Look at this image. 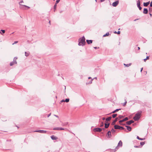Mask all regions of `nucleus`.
Listing matches in <instances>:
<instances>
[{"label": "nucleus", "mask_w": 152, "mask_h": 152, "mask_svg": "<svg viewBox=\"0 0 152 152\" xmlns=\"http://www.w3.org/2000/svg\"><path fill=\"white\" fill-rule=\"evenodd\" d=\"M64 101H65V100H61V102H64Z\"/></svg>", "instance_id": "obj_45"}, {"label": "nucleus", "mask_w": 152, "mask_h": 152, "mask_svg": "<svg viewBox=\"0 0 152 152\" xmlns=\"http://www.w3.org/2000/svg\"><path fill=\"white\" fill-rule=\"evenodd\" d=\"M102 129L99 128H96L94 129V131L95 132H100L102 131Z\"/></svg>", "instance_id": "obj_9"}, {"label": "nucleus", "mask_w": 152, "mask_h": 152, "mask_svg": "<svg viewBox=\"0 0 152 152\" xmlns=\"http://www.w3.org/2000/svg\"><path fill=\"white\" fill-rule=\"evenodd\" d=\"M60 1V0H56V4H57Z\"/></svg>", "instance_id": "obj_38"}, {"label": "nucleus", "mask_w": 152, "mask_h": 152, "mask_svg": "<svg viewBox=\"0 0 152 152\" xmlns=\"http://www.w3.org/2000/svg\"><path fill=\"white\" fill-rule=\"evenodd\" d=\"M121 110V109H117L116 110H115L114 111H113L112 112V113H115L116 112H118L119 110Z\"/></svg>", "instance_id": "obj_24"}, {"label": "nucleus", "mask_w": 152, "mask_h": 152, "mask_svg": "<svg viewBox=\"0 0 152 152\" xmlns=\"http://www.w3.org/2000/svg\"><path fill=\"white\" fill-rule=\"evenodd\" d=\"M124 65L126 66V67H129V66H130L131 65V63H129V64H124Z\"/></svg>", "instance_id": "obj_27"}, {"label": "nucleus", "mask_w": 152, "mask_h": 152, "mask_svg": "<svg viewBox=\"0 0 152 152\" xmlns=\"http://www.w3.org/2000/svg\"><path fill=\"white\" fill-rule=\"evenodd\" d=\"M128 120V118L127 117H126L124 119H123L121 120H120L119 121V123L120 124H121V123L125 121H127Z\"/></svg>", "instance_id": "obj_8"}, {"label": "nucleus", "mask_w": 152, "mask_h": 152, "mask_svg": "<svg viewBox=\"0 0 152 152\" xmlns=\"http://www.w3.org/2000/svg\"><path fill=\"white\" fill-rule=\"evenodd\" d=\"M120 32L119 31H118L117 32V33L118 34H120Z\"/></svg>", "instance_id": "obj_46"}, {"label": "nucleus", "mask_w": 152, "mask_h": 152, "mask_svg": "<svg viewBox=\"0 0 152 152\" xmlns=\"http://www.w3.org/2000/svg\"><path fill=\"white\" fill-rule=\"evenodd\" d=\"M51 139L53 140H56L57 139V137H55L54 135H52L51 137Z\"/></svg>", "instance_id": "obj_14"}, {"label": "nucleus", "mask_w": 152, "mask_h": 152, "mask_svg": "<svg viewBox=\"0 0 152 152\" xmlns=\"http://www.w3.org/2000/svg\"><path fill=\"white\" fill-rule=\"evenodd\" d=\"M23 2V1H21L20 2V3H22Z\"/></svg>", "instance_id": "obj_52"}, {"label": "nucleus", "mask_w": 152, "mask_h": 152, "mask_svg": "<svg viewBox=\"0 0 152 152\" xmlns=\"http://www.w3.org/2000/svg\"><path fill=\"white\" fill-rule=\"evenodd\" d=\"M149 56H147L146 58L144 59V61L145 62L146 61V60L149 59Z\"/></svg>", "instance_id": "obj_35"}, {"label": "nucleus", "mask_w": 152, "mask_h": 152, "mask_svg": "<svg viewBox=\"0 0 152 152\" xmlns=\"http://www.w3.org/2000/svg\"><path fill=\"white\" fill-rule=\"evenodd\" d=\"M112 117H109L108 118H107L106 119V121H110Z\"/></svg>", "instance_id": "obj_22"}, {"label": "nucleus", "mask_w": 152, "mask_h": 152, "mask_svg": "<svg viewBox=\"0 0 152 152\" xmlns=\"http://www.w3.org/2000/svg\"><path fill=\"white\" fill-rule=\"evenodd\" d=\"M107 134L109 137H111V132L110 131H109L107 133Z\"/></svg>", "instance_id": "obj_19"}, {"label": "nucleus", "mask_w": 152, "mask_h": 152, "mask_svg": "<svg viewBox=\"0 0 152 152\" xmlns=\"http://www.w3.org/2000/svg\"><path fill=\"white\" fill-rule=\"evenodd\" d=\"M124 117V116L122 115H119L118 116V119H121Z\"/></svg>", "instance_id": "obj_30"}, {"label": "nucleus", "mask_w": 152, "mask_h": 152, "mask_svg": "<svg viewBox=\"0 0 152 152\" xmlns=\"http://www.w3.org/2000/svg\"><path fill=\"white\" fill-rule=\"evenodd\" d=\"M85 37L83 36L79 40L78 45L79 46H83L85 43Z\"/></svg>", "instance_id": "obj_1"}, {"label": "nucleus", "mask_w": 152, "mask_h": 152, "mask_svg": "<svg viewBox=\"0 0 152 152\" xmlns=\"http://www.w3.org/2000/svg\"><path fill=\"white\" fill-rule=\"evenodd\" d=\"M1 31L3 33H4L5 32V31L4 30H1Z\"/></svg>", "instance_id": "obj_40"}, {"label": "nucleus", "mask_w": 152, "mask_h": 152, "mask_svg": "<svg viewBox=\"0 0 152 152\" xmlns=\"http://www.w3.org/2000/svg\"><path fill=\"white\" fill-rule=\"evenodd\" d=\"M25 6H26V5H23L21 4H20V8L22 9H24V7H25Z\"/></svg>", "instance_id": "obj_11"}, {"label": "nucleus", "mask_w": 152, "mask_h": 152, "mask_svg": "<svg viewBox=\"0 0 152 152\" xmlns=\"http://www.w3.org/2000/svg\"><path fill=\"white\" fill-rule=\"evenodd\" d=\"M1 31H0V33H1Z\"/></svg>", "instance_id": "obj_64"}, {"label": "nucleus", "mask_w": 152, "mask_h": 152, "mask_svg": "<svg viewBox=\"0 0 152 152\" xmlns=\"http://www.w3.org/2000/svg\"><path fill=\"white\" fill-rule=\"evenodd\" d=\"M62 11H61L60 12V13H61L62 12Z\"/></svg>", "instance_id": "obj_59"}, {"label": "nucleus", "mask_w": 152, "mask_h": 152, "mask_svg": "<svg viewBox=\"0 0 152 152\" xmlns=\"http://www.w3.org/2000/svg\"><path fill=\"white\" fill-rule=\"evenodd\" d=\"M118 119V118H116L113 121L112 123V125H114L115 124V123L117 121V120Z\"/></svg>", "instance_id": "obj_17"}, {"label": "nucleus", "mask_w": 152, "mask_h": 152, "mask_svg": "<svg viewBox=\"0 0 152 152\" xmlns=\"http://www.w3.org/2000/svg\"><path fill=\"white\" fill-rule=\"evenodd\" d=\"M145 144V142H141L140 143V144L141 145H143Z\"/></svg>", "instance_id": "obj_34"}, {"label": "nucleus", "mask_w": 152, "mask_h": 152, "mask_svg": "<svg viewBox=\"0 0 152 152\" xmlns=\"http://www.w3.org/2000/svg\"><path fill=\"white\" fill-rule=\"evenodd\" d=\"M95 49H96V48H99L98 47H95L94 48Z\"/></svg>", "instance_id": "obj_51"}, {"label": "nucleus", "mask_w": 152, "mask_h": 152, "mask_svg": "<svg viewBox=\"0 0 152 152\" xmlns=\"http://www.w3.org/2000/svg\"><path fill=\"white\" fill-rule=\"evenodd\" d=\"M137 7L139 8V9L140 10L142 9V7H140V1L138 0L137 1Z\"/></svg>", "instance_id": "obj_5"}, {"label": "nucleus", "mask_w": 152, "mask_h": 152, "mask_svg": "<svg viewBox=\"0 0 152 152\" xmlns=\"http://www.w3.org/2000/svg\"><path fill=\"white\" fill-rule=\"evenodd\" d=\"M102 119L103 120H105V118H103Z\"/></svg>", "instance_id": "obj_56"}, {"label": "nucleus", "mask_w": 152, "mask_h": 152, "mask_svg": "<svg viewBox=\"0 0 152 152\" xmlns=\"http://www.w3.org/2000/svg\"><path fill=\"white\" fill-rule=\"evenodd\" d=\"M117 115V114H113L112 115V117L113 118H115Z\"/></svg>", "instance_id": "obj_31"}, {"label": "nucleus", "mask_w": 152, "mask_h": 152, "mask_svg": "<svg viewBox=\"0 0 152 152\" xmlns=\"http://www.w3.org/2000/svg\"><path fill=\"white\" fill-rule=\"evenodd\" d=\"M115 132V130L114 129H112L111 130V132H112V133H114Z\"/></svg>", "instance_id": "obj_32"}, {"label": "nucleus", "mask_w": 152, "mask_h": 152, "mask_svg": "<svg viewBox=\"0 0 152 152\" xmlns=\"http://www.w3.org/2000/svg\"><path fill=\"white\" fill-rule=\"evenodd\" d=\"M102 2V1H104L105 0H100Z\"/></svg>", "instance_id": "obj_55"}, {"label": "nucleus", "mask_w": 152, "mask_h": 152, "mask_svg": "<svg viewBox=\"0 0 152 152\" xmlns=\"http://www.w3.org/2000/svg\"><path fill=\"white\" fill-rule=\"evenodd\" d=\"M114 33H117V32L116 31H115L114 32Z\"/></svg>", "instance_id": "obj_57"}, {"label": "nucleus", "mask_w": 152, "mask_h": 152, "mask_svg": "<svg viewBox=\"0 0 152 152\" xmlns=\"http://www.w3.org/2000/svg\"><path fill=\"white\" fill-rule=\"evenodd\" d=\"M34 132H38L41 133L45 134L47 132V131L43 130H36L34 131Z\"/></svg>", "instance_id": "obj_4"}, {"label": "nucleus", "mask_w": 152, "mask_h": 152, "mask_svg": "<svg viewBox=\"0 0 152 152\" xmlns=\"http://www.w3.org/2000/svg\"><path fill=\"white\" fill-rule=\"evenodd\" d=\"M138 50H139L140 49V48L139 47H138Z\"/></svg>", "instance_id": "obj_54"}, {"label": "nucleus", "mask_w": 152, "mask_h": 152, "mask_svg": "<svg viewBox=\"0 0 152 152\" xmlns=\"http://www.w3.org/2000/svg\"><path fill=\"white\" fill-rule=\"evenodd\" d=\"M25 56H26V57H27L29 55V52H25Z\"/></svg>", "instance_id": "obj_25"}, {"label": "nucleus", "mask_w": 152, "mask_h": 152, "mask_svg": "<svg viewBox=\"0 0 152 152\" xmlns=\"http://www.w3.org/2000/svg\"><path fill=\"white\" fill-rule=\"evenodd\" d=\"M122 145V142L121 140H120L118 143V145L115 148L114 151L118 150L120 147H121Z\"/></svg>", "instance_id": "obj_3"}, {"label": "nucleus", "mask_w": 152, "mask_h": 152, "mask_svg": "<svg viewBox=\"0 0 152 152\" xmlns=\"http://www.w3.org/2000/svg\"><path fill=\"white\" fill-rule=\"evenodd\" d=\"M50 21H49V23H50Z\"/></svg>", "instance_id": "obj_62"}, {"label": "nucleus", "mask_w": 152, "mask_h": 152, "mask_svg": "<svg viewBox=\"0 0 152 152\" xmlns=\"http://www.w3.org/2000/svg\"><path fill=\"white\" fill-rule=\"evenodd\" d=\"M17 57H15L14 58V60L13 61H16V59H17Z\"/></svg>", "instance_id": "obj_41"}, {"label": "nucleus", "mask_w": 152, "mask_h": 152, "mask_svg": "<svg viewBox=\"0 0 152 152\" xmlns=\"http://www.w3.org/2000/svg\"><path fill=\"white\" fill-rule=\"evenodd\" d=\"M137 138L138 140H145V138H140L138 136H137Z\"/></svg>", "instance_id": "obj_21"}, {"label": "nucleus", "mask_w": 152, "mask_h": 152, "mask_svg": "<svg viewBox=\"0 0 152 152\" xmlns=\"http://www.w3.org/2000/svg\"><path fill=\"white\" fill-rule=\"evenodd\" d=\"M120 129H124V128L123 127L120 126Z\"/></svg>", "instance_id": "obj_39"}, {"label": "nucleus", "mask_w": 152, "mask_h": 152, "mask_svg": "<svg viewBox=\"0 0 152 152\" xmlns=\"http://www.w3.org/2000/svg\"><path fill=\"white\" fill-rule=\"evenodd\" d=\"M103 130H104V129H104V128H103Z\"/></svg>", "instance_id": "obj_61"}, {"label": "nucleus", "mask_w": 152, "mask_h": 152, "mask_svg": "<svg viewBox=\"0 0 152 152\" xmlns=\"http://www.w3.org/2000/svg\"><path fill=\"white\" fill-rule=\"evenodd\" d=\"M87 42V43L88 44H91L92 42V40H86Z\"/></svg>", "instance_id": "obj_18"}, {"label": "nucleus", "mask_w": 152, "mask_h": 152, "mask_svg": "<svg viewBox=\"0 0 152 152\" xmlns=\"http://www.w3.org/2000/svg\"><path fill=\"white\" fill-rule=\"evenodd\" d=\"M150 6L151 7H152V1H151V2L150 3Z\"/></svg>", "instance_id": "obj_42"}, {"label": "nucleus", "mask_w": 152, "mask_h": 152, "mask_svg": "<svg viewBox=\"0 0 152 152\" xmlns=\"http://www.w3.org/2000/svg\"><path fill=\"white\" fill-rule=\"evenodd\" d=\"M104 124H105V128H107L109 127L110 124L109 123H108L107 124L105 123Z\"/></svg>", "instance_id": "obj_23"}, {"label": "nucleus", "mask_w": 152, "mask_h": 152, "mask_svg": "<svg viewBox=\"0 0 152 152\" xmlns=\"http://www.w3.org/2000/svg\"><path fill=\"white\" fill-rule=\"evenodd\" d=\"M141 113V112H139L135 115L133 119L135 121H137L139 120L140 117V115Z\"/></svg>", "instance_id": "obj_2"}, {"label": "nucleus", "mask_w": 152, "mask_h": 152, "mask_svg": "<svg viewBox=\"0 0 152 152\" xmlns=\"http://www.w3.org/2000/svg\"><path fill=\"white\" fill-rule=\"evenodd\" d=\"M50 115H51V113H50V114H48V117H49Z\"/></svg>", "instance_id": "obj_47"}, {"label": "nucleus", "mask_w": 152, "mask_h": 152, "mask_svg": "<svg viewBox=\"0 0 152 152\" xmlns=\"http://www.w3.org/2000/svg\"><path fill=\"white\" fill-rule=\"evenodd\" d=\"M25 7H27L28 8V9H29L30 8V7H29L27 6H25Z\"/></svg>", "instance_id": "obj_49"}, {"label": "nucleus", "mask_w": 152, "mask_h": 152, "mask_svg": "<svg viewBox=\"0 0 152 152\" xmlns=\"http://www.w3.org/2000/svg\"><path fill=\"white\" fill-rule=\"evenodd\" d=\"M93 80V79H92L91 80V81L90 82V83H92V81Z\"/></svg>", "instance_id": "obj_48"}, {"label": "nucleus", "mask_w": 152, "mask_h": 152, "mask_svg": "<svg viewBox=\"0 0 152 152\" xmlns=\"http://www.w3.org/2000/svg\"><path fill=\"white\" fill-rule=\"evenodd\" d=\"M127 103V102L126 101L125 102H124L123 104V106H125L126 104Z\"/></svg>", "instance_id": "obj_36"}, {"label": "nucleus", "mask_w": 152, "mask_h": 152, "mask_svg": "<svg viewBox=\"0 0 152 152\" xmlns=\"http://www.w3.org/2000/svg\"><path fill=\"white\" fill-rule=\"evenodd\" d=\"M18 42V41H15L14 42V43L13 44H12V45H14L15 44L17 43Z\"/></svg>", "instance_id": "obj_43"}, {"label": "nucleus", "mask_w": 152, "mask_h": 152, "mask_svg": "<svg viewBox=\"0 0 152 152\" xmlns=\"http://www.w3.org/2000/svg\"><path fill=\"white\" fill-rule=\"evenodd\" d=\"M143 12L144 14H147L148 12V9L146 8H144L143 10Z\"/></svg>", "instance_id": "obj_13"}, {"label": "nucleus", "mask_w": 152, "mask_h": 152, "mask_svg": "<svg viewBox=\"0 0 152 152\" xmlns=\"http://www.w3.org/2000/svg\"><path fill=\"white\" fill-rule=\"evenodd\" d=\"M69 101V99H66L64 101V102H68Z\"/></svg>", "instance_id": "obj_33"}, {"label": "nucleus", "mask_w": 152, "mask_h": 152, "mask_svg": "<svg viewBox=\"0 0 152 152\" xmlns=\"http://www.w3.org/2000/svg\"><path fill=\"white\" fill-rule=\"evenodd\" d=\"M115 149H114V150H113V151H114V152H115V151H114Z\"/></svg>", "instance_id": "obj_63"}, {"label": "nucleus", "mask_w": 152, "mask_h": 152, "mask_svg": "<svg viewBox=\"0 0 152 152\" xmlns=\"http://www.w3.org/2000/svg\"><path fill=\"white\" fill-rule=\"evenodd\" d=\"M17 63L16 61H13V62H11L10 64V66H12L13 65L16 64Z\"/></svg>", "instance_id": "obj_12"}, {"label": "nucleus", "mask_w": 152, "mask_h": 152, "mask_svg": "<svg viewBox=\"0 0 152 152\" xmlns=\"http://www.w3.org/2000/svg\"><path fill=\"white\" fill-rule=\"evenodd\" d=\"M134 147H136V148H137V146H134Z\"/></svg>", "instance_id": "obj_58"}, {"label": "nucleus", "mask_w": 152, "mask_h": 152, "mask_svg": "<svg viewBox=\"0 0 152 152\" xmlns=\"http://www.w3.org/2000/svg\"><path fill=\"white\" fill-rule=\"evenodd\" d=\"M149 3H150L149 1L146 2V3L144 2L143 3V5L144 6L147 7L149 5Z\"/></svg>", "instance_id": "obj_15"}, {"label": "nucleus", "mask_w": 152, "mask_h": 152, "mask_svg": "<svg viewBox=\"0 0 152 152\" xmlns=\"http://www.w3.org/2000/svg\"><path fill=\"white\" fill-rule=\"evenodd\" d=\"M53 130H64V129L61 128V127H55V128H54L53 129Z\"/></svg>", "instance_id": "obj_7"}, {"label": "nucleus", "mask_w": 152, "mask_h": 152, "mask_svg": "<svg viewBox=\"0 0 152 152\" xmlns=\"http://www.w3.org/2000/svg\"><path fill=\"white\" fill-rule=\"evenodd\" d=\"M126 127L127 128V129L129 130V131H131V130L132 128L130 126H126Z\"/></svg>", "instance_id": "obj_20"}, {"label": "nucleus", "mask_w": 152, "mask_h": 152, "mask_svg": "<svg viewBox=\"0 0 152 152\" xmlns=\"http://www.w3.org/2000/svg\"><path fill=\"white\" fill-rule=\"evenodd\" d=\"M57 4H56L55 3V4L54 5V12L55 11V10H56V8Z\"/></svg>", "instance_id": "obj_29"}, {"label": "nucleus", "mask_w": 152, "mask_h": 152, "mask_svg": "<svg viewBox=\"0 0 152 152\" xmlns=\"http://www.w3.org/2000/svg\"><path fill=\"white\" fill-rule=\"evenodd\" d=\"M104 126V123L103 122H102L101 124H100V126L102 127Z\"/></svg>", "instance_id": "obj_37"}, {"label": "nucleus", "mask_w": 152, "mask_h": 152, "mask_svg": "<svg viewBox=\"0 0 152 152\" xmlns=\"http://www.w3.org/2000/svg\"><path fill=\"white\" fill-rule=\"evenodd\" d=\"M109 34V32H107V33H106L105 34H104V35H103V37H105L106 36H108Z\"/></svg>", "instance_id": "obj_28"}, {"label": "nucleus", "mask_w": 152, "mask_h": 152, "mask_svg": "<svg viewBox=\"0 0 152 152\" xmlns=\"http://www.w3.org/2000/svg\"><path fill=\"white\" fill-rule=\"evenodd\" d=\"M134 122V121L133 120H130L129 121H127L126 122V124L127 125H129L133 123Z\"/></svg>", "instance_id": "obj_10"}, {"label": "nucleus", "mask_w": 152, "mask_h": 152, "mask_svg": "<svg viewBox=\"0 0 152 152\" xmlns=\"http://www.w3.org/2000/svg\"><path fill=\"white\" fill-rule=\"evenodd\" d=\"M120 126L117 125H115L114 126V128L115 129H120Z\"/></svg>", "instance_id": "obj_16"}, {"label": "nucleus", "mask_w": 152, "mask_h": 152, "mask_svg": "<svg viewBox=\"0 0 152 152\" xmlns=\"http://www.w3.org/2000/svg\"><path fill=\"white\" fill-rule=\"evenodd\" d=\"M68 124V123L67 122H65L64 123H62V126H66Z\"/></svg>", "instance_id": "obj_26"}, {"label": "nucleus", "mask_w": 152, "mask_h": 152, "mask_svg": "<svg viewBox=\"0 0 152 152\" xmlns=\"http://www.w3.org/2000/svg\"><path fill=\"white\" fill-rule=\"evenodd\" d=\"M91 78V77H88V79H90Z\"/></svg>", "instance_id": "obj_60"}, {"label": "nucleus", "mask_w": 152, "mask_h": 152, "mask_svg": "<svg viewBox=\"0 0 152 152\" xmlns=\"http://www.w3.org/2000/svg\"><path fill=\"white\" fill-rule=\"evenodd\" d=\"M119 3V1H117L114 2L112 4V6L114 7H116Z\"/></svg>", "instance_id": "obj_6"}, {"label": "nucleus", "mask_w": 152, "mask_h": 152, "mask_svg": "<svg viewBox=\"0 0 152 152\" xmlns=\"http://www.w3.org/2000/svg\"><path fill=\"white\" fill-rule=\"evenodd\" d=\"M143 69V68H142L141 69V70H140V72H142V70Z\"/></svg>", "instance_id": "obj_50"}, {"label": "nucleus", "mask_w": 152, "mask_h": 152, "mask_svg": "<svg viewBox=\"0 0 152 152\" xmlns=\"http://www.w3.org/2000/svg\"><path fill=\"white\" fill-rule=\"evenodd\" d=\"M54 115L55 116H56V117L57 118H59V117L57 115Z\"/></svg>", "instance_id": "obj_44"}, {"label": "nucleus", "mask_w": 152, "mask_h": 152, "mask_svg": "<svg viewBox=\"0 0 152 152\" xmlns=\"http://www.w3.org/2000/svg\"><path fill=\"white\" fill-rule=\"evenodd\" d=\"M150 15L151 17L152 16V14L151 13H150Z\"/></svg>", "instance_id": "obj_53"}]
</instances>
